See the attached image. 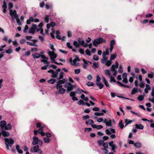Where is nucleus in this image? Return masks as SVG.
Instances as JSON below:
<instances>
[{"label":"nucleus","mask_w":154,"mask_h":154,"mask_svg":"<svg viewBox=\"0 0 154 154\" xmlns=\"http://www.w3.org/2000/svg\"><path fill=\"white\" fill-rule=\"evenodd\" d=\"M5 144L7 149L8 150H10L9 147H11L14 143V140L11 138H6L4 139Z\"/></svg>","instance_id":"obj_1"},{"label":"nucleus","mask_w":154,"mask_h":154,"mask_svg":"<svg viewBox=\"0 0 154 154\" xmlns=\"http://www.w3.org/2000/svg\"><path fill=\"white\" fill-rule=\"evenodd\" d=\"M59 78V80H58L56 84V88L58 90L59 89L62 88L63 85L62 84H63L64 83H66L68 80H66V79H63V80H60L61 78Z\"/></svg>","instance_id":"obj_2"},{"label":"nucleus","mask_w":154,"mask_h":154,"mask_svg":"<svg viewBox=\"0 0 154 154\" xmlns=\"http://www.w3.org/2000/svg\"><path fill=\"white\" fill-rule=\"evenodd\" d=\"M59 78V80H58L56 84V88L58 90L59 89L62 88L63 85L62 84H63L64 83H66L68 80H66V79H63V80H60L61 78Z\"/></svg>","instance_id":"obj_3"},{"label":"nucleus","mask_w":154,"mask_h":154,"mask_svg":"<svg viewBox=\"0 0 154 154\" xmlns=\"http://www.w3.org/2000/svg\"><path fill=\"white\" fill-rule=\"evenodd\" d=\"M103 42L106 43V40L102 38H99L94 40L93 42V44L94 46L97 47V45L100 44Z\"/></svg>","instance_id":"obj_4"},{"label":"nucleus","mask_w":154,"mask_h":154,"mask_svg":"<svg viewBox=\"0 0 154 154\" xmlns=\"http://www.w3.org/2000/svg\"><path fill=\"white\" fill-rule=\"evenodd\" d=\"M64 85V86L65 88H67V92H69L72 90L75 87V85H73L72 84L70 83H65Z\"/></svg>","instance_id":"obj_5"},{"label":"nucleus","mask_w":154,"mask_h":154,"mask_svg":"<svg viewBox=\"0 0 154 154\" xmlns=\"http://www.w3.org/2000/svg\"><path fill=\"white\" fill-rule=\"evenodd\" d=\"M33 148H31L30 149V151L31 152H38L39 153L42 154L43 151L41 149H39V147L38 145H35Z\"/></svg>","instance_id":"obj_6"},{"label":"nucleus","mask_w":154,"mask_h":154,"mask_svg":"<svg viewBox=\"0 0 154 154\" xmlns=\"http://www.w3.org/2000/svg\"><path fill=\"white\" fill-rule=\"evenodd\" d=\"M48 54L51 60V62L53 63L55 61V59L57 57V55L54 53V52H52L49 51H48Z\"/></svg>","instance_id":"obj_7"},{"label":"nucleus","mask_w":154,"mask_h":154,"mask_svg":"<svg viewBox=\"0 0 154 154\" xmlns=\"http://www.w3.org/2000/svg\"><path fill=\"white\" fill-rule=\"evenodd\" d=\"M9 14L13 20H14L15 18L18 17V15L17 14V11L15 10H14V11L10 10Z\"/></svg>","instance_id":"obj_8"},{"label":"nucleus","mask_w":154,"mask_h":154,"mask_svg":"<svg viewBox=\"0 0 154 154\" xmlns=\"http://www.w3.org/2000/svg\"><path fill=\"white\" fill-rule=\"evenodd\" d=\"M95 84L100 89L103 88L104 86L103 85L101 82L100 78H97Z\"/></svg>","instance_id":"obj_9"},{"label":"nucleus","mask_w":154,"mask_h":154,"mask_svg":"<svg viewBox=\"0 0 154 154\" xmlns=\"http://www.w3.org/2000/svg\"><path fill=\"white\" fill-rule=\"evenodd\" d=\"M78 41L79 45H81L85 47H88V44L85 43L84 40H82L81 38H79L78 39Z\"/></svg>","instance_id":"obj_10"},{"label":"nucleus","mask_w":154,"mask_h":154,"mask_svg":"<svg viewBox=\"0 0 154 154\" xmlns=\"http://www.w3.org/2000/svg\"><path fill=\"white\" fill-rule=\"evenodd\" d=\"M111 120L108 119H105L103 120V123L106 124V126L111 127L112 126Z\"/></svg>","instance_id":"obj_11"},{"label":"nucleus","mask_w":154,"mask_h":154,"mask_svg":"<svg viewBox=\"0 0 154 154\" xmlns=\"http://www.w3.org/2000/svg\"><path fill=\"white\" fill-rule=\"evenodd\" d=\"M42 58L43 59L41 60V61L44 63L45 64L49 65V62L48 61V58H47L45 55H43L42 56Z\"/></svg>","instance_id":"obj_12"},{"label":"nucleus","mask_w":154,"mask_h":154,"mask_svg":"<svg viewBox=\"0 0 154 154\" xmlns=\"http://www.w3.org/2000/svg\"><path fill=\"white\" fill-rule=\"evenodd\" d=\"M115 65L114 64L112 65L111 67V70L112 71L116 70L115 69H117L118 68L119 63L117 61L115 62Z\"/></svg>","instance_id":"obj_13"},{"label":"nucleus","mask_w":154,"mask_h":154,"mask_svg":"<svg viewBox=\"0 0 154 154\" xmlns=\"http://www.w3.org/2000/svg\"><path fill=\"white\" fill-rule=\"evenodd\" d=\"M38 138L34 136L33 137V141L32 142V144L33 145H36L38 143Z\"/></svg>","instance_id":"obj_14"},{"label":"nucleus","mask_w":154,"mask_h":154,"mask_svg":"<svg viewBox=\"0 0 154 154\" xmlns=\"http://www.w3.org/2000/svg\"><path fill=\"white\" fill-rule=\"evenodd\" d=\"M109 146L112 147V150L115 151V149L116 148L117 146L113 144V142L112 141H111L109 143Z\"/></svg>","instance_id":"obj_15"},{"label":"nucleus","mask_w":154,"mask_h":154,"mask_svg":"<svg viewBox=\"0 0 154 154\" xmlns=\"http://www.w3.org/2000/svg\"><path fill=\"white\" fill-rule=\"evenodd\" d=\"M6 125V122L5 121L2 120L0 122V126L2 129H4Z\"/></svg>","instance_id":"obj_16"},{"label":"nucleus","mask_w":154,"mask_h":154,"mask_svg":"<svg viewBox=\"0 0 154 154\" xmlns=\"http://www.w3.org/2000/svg\"><path fill=\"white\" fill-rule=\"evenodd\" d=\"M91 126L94 128H96L97 129H100L103 128V126L101 125H97L95 124L91 125Z\"/></svg>","instance_id":"obj_17"},{"label":"nucleus","mask_w":154,"mask_h":154,"mask_svg":"<svg viewBox=\"0 0 154 154\" xmlns=\"http://www.w3.org/2000/svg\"><path fill=\"white\" fill-rule=\"evenodd\" d=\"M2 134L4 137H8L10 135L9 132L4 130H2Z\"/></svg>","instance_id":"obj_18"},{"label":"nucleus","mask_w":154,"mask_h":154,"mask_svg":"<svg viewBox=\"0 0 154 154\" xmlns=\"http://www.w3.org/2000/svg\"><path fill=\"white\" fill-rule=\"evenodd\" d=\"M12 125L11 124H8L7 125H6L4 129L5 130H10L12 129Z\"/></svg>","instance_id":"obj_19"},{"label":"nucleus","mask_w":154,"mask_h":154,"mask_svg":"<svg viewBox=\"0 0 154 154\" xmlns=\"http://www.w3.org/2000/svg\"><path fill=\"white\" fill-rule=\"evenodd\" d=\"M43 55H41L40 54H38L37 53H35L32 55V56L33 58H39L40 57H42V56Z\"/></svg>","instance_id":"obj_20"},{"label":"nucleus","mask_w":154,"mask_h":154,"mask_svg":"<svg viewBox=\"0 0 154 154\" xmlns=\"http://www.w3.org/2000/svg\"><path fill=\"white\" fill-rule=\"evenodd\" d=\"M75 92L77 94H81L82 93H84L85 94L87 93L86 91H84L83 90L79 88H78L76 90Z\"/></svg>","instance_id":"obj_21"},{"label":"nucleus","mask_w":154,"mask_h":154,"mask_svg":"<svg viewBox=\"0 0 154 154\" xmlns=\"http://www.w3.org/2000/svg\"><path fill=\"white\" fill-rule=\"evenodd\" d=\"M135 128L137 129H143V128L144 126L141 124H136L135 125Z\"/></svg>","instance_id":"obj_22"},{"label":"nucleus","mask_w":154,"mask_h":154,"mask_svg":"<svg viewBox=\"0 0 154 154\" xmlns=\"http://www.w3.org/2000/svg\"><path fill=\"white\" fill-rule=\"evenodd\" d=\"M103 59L101 60V62L102 63H104L107 60L108 57H106V55H103Z\"/></svg>","instance_id":"obj_23"},{"label":"nucleus","mask_w":154,"mask_h":154,"mask_svg":"<svg viewBox=\"0 0 154 154\" xmlns=\"http://www.w3.org/2000/svg\"><path fill=\"white\" fill-rule=\"evenodd\" d=\"M34 20L32 17H30L29 19L26 21V23L28 24H29L31 22L34 21Z\"/></svg>","instance_id":"obj_24"},{"label":"nucleus","mask_w":154,"mask_h":154,"mask_svg":"<svg viewBox=\"0 0 154 154\" xmlns=\"http://www.w3.org/2000/svg\"><path fill=\"white\" fill-rule=\"evenodd\" d=\"M141 143L140 142H137L134 144V146L138 148L141 147Z\"/></svg>","instance_id":"obj_25"},{"label":"nucleus","mask_w":154,"mask_h":154,"mask_svg":"<svg viewBox=\"0 0 154 154\" xmlns=\"http://www.w3.org/2000/svg\"><path fill=\"white\" fill-rule=\"evenodd\" d=\"M85 123L87 125H91H91H93L94 122L93 120L91 119H89L88 121H87L85 122Z\"/></svg>","instance_id":"obj_26"},{"label":"nucleus","mask_w":154,"mask_h":154,"mask_svg":"<svg viewBox=\"0 0 154 154\" xmlns=\"http://www.w3.org/2000/svg\"><path fill=\"white\" fill-rule=\"evenodd\" d=\"M80 59L78 57H75V58L73 59V63H71V64L72 65H74L75 64L76 62L77 61H79Z\"/></svg>","instance_id":"obj_27"},{"label":"nucleus","mask_w":154,"mask_h":154,"mask_svg":"<svg viewBox=\"0 0 154 154\" xmlns=\"http://www.w3.org/2000/svg\"><path fill=\"white\" fill-rule=\"evenodd\" d=\"M73 45L75 46L76 48H79L80 47V45L78 42L76 41H74L73 42Z\"/></svg>","instance_id":"obj_28"},{"label":"nucleus","mask_w":154,"mask_h":154,"mask_svg":"<svg viewBox=\"0 0 154 154\" xmlns=\"http://www.w3.org/2000/svg\"><path fill=\"white\" fill-rule=\"evenodd\" d=\"M105 64L106 66H110L112 64L111 61L110 60H107L105 62Z\"/></svg>","instance_id":"obj_29"},{"label":"nucleus","mask_w":154,"mask_h":154,"mask_svg":"<svg viewBox=\"0 0 154 154\" xmlns=\"http://www.w3.org/2000/svg\"><path fill=\"white\" fill-rule=\"evenodd\" d=\"M15 19L16 20L17 23L19 26H21L22 24V23L21 22L19 18H18V17H17L16 18H15Z\"/></svg>","instance_id":"obj_30"},{"label":"nucleus","mask_w":154,"mask_h":154,"mask_svg":"<svg viewBox=\"0 0 154 154\" xmlns=\"http://www.w3.org/2000/svg\"><path fill=\"white\" fill-rule=\"evenodd\" d=\"M105 74L108 76H110V77H112L110 75V71L109 70H106L105 71Z\"/></svg>","instance_id":"obj_31"},{"label":"nucleus","mask_w":154,"mask_h":154,"mask_svg":"<svg viewBox=\"0 0 154 154\" xmlns=\"http://www.w3.org/2000/svg\"><path fill=\"white\" fill-rule=\"evenodd\" d=\"M58 92L60 94H63L65 92V89L63 88H60L59 89Z\"/></svg>","instance_id":"obj_32"},{"label":"nucleus","mask_w":154,"mask_h":154,"mask_svg":"<svg viewBox=\"0 0 154 154\" xmlns=\"http://www.w3.org/2000/svg\"><path fill=\"white\" fill-rule=\"evenodd\" d=\"M137 92V88L136 87L134 88L132 90L131 92V94L132 95H133L135 94Z\"/></svg>","instance_id":"obj_33"},{"label":"nucleus","mask_w":154,"mask_h":154,"mask_svg":"<svg viewBox=\"0 0 154 154\" xmlns=\"http://www.w3.org/2000/svg\"><path fill=\"white\" fill-rule=\"evenodd\" d=\"M58 72L57 71L53 70L52 74L51 77H57Z\"/></svg>","instance_id":"obj_34"},{"label":"nucleus","mask_w":154,"mask_h":154,"mask_svg":"<svg viewBox=\"0 0 154 154\" xmlns=\"http://www.w3.org/2000/svg\"><path fill=\"white\" fill-rule=\"evenodd\" d=\"M106 52H103V55H108L109 54V49L108 48H106Z\"/></svg>","instance_id":"obj_35"},{"label":"nucleus","mask_w":154,"mask_h":154,"mask_svg":"<svg viewBox=\"0 0 154 154\" xmlns=\"http://www.w3.org/2000/svg\"><path fill=\"white\" fill-rule=\"evenodd\" d=\"M55 80L53 79H51L48 81V82L51 84H53L55 83Z\"/></svg>","instance_id":"obj_36"},{"label":"nucleus","mask_w":154,"mask_h":154,"mask_svg":"<svg viewBox=\"0 0 154 154\" xmlns=\"http://www.w3.org/2000/svg\"><path fill=\"white\" fill-rule=\"evenodd\" d=\"M144 98V96L143 95H140L137 97V99L140 101H142Z\"/></svg>","instance_id":"obj_37"},{"label":"nucleus","mask_w":154,"mask_h":154,"mask_svg":"<svg viewBox=\"0 0 154 154\" xmlns=\"http://www.w3.org/2000/svg\"><path fill=\"white\" fill-rule=\"evenodd\" d=\"M132 121L130 120H128V119L125 120V122L126 123L125 126H126L128 124H129L132 123Z\"/></svg>","instance_id":"obj_38"},{"label":"nucleus","mask_w":154,"mask_h":154,"mask_svg":"<svg viewBox=\"0 0 154 154\" xmlns=\"http://www.w3.org/2000/svg\"><path fill=\"white\" fill-rule=\"evenodd\" d=\"M99 66L98 63H93V67L95 69L98 68Z\"/></svg>","instance_id":"obj_39"},{"label":"nucleus","mask_w":154,"mask_h":154,"mask_svg":"<svg viewBox=\"0 0 154 154\" xmlns=\"http://www.w3.org/2000/svg\"><path fill=\"white\" fill-rule=\"evenodd\" d=\"M116 82L121 86H122V87H127L128 88H129V87L127 85H124L123 84H122V83H121V82H120L119 81H117Z\"/></svg>","instance_id":"obj_40"},{"label":"nucleus","mask_w":154,"mask_h":154,"mask_svg":"<svg viewBox=\"0 0 154 154\" xmlns=\"http://www.w3.org/2000/svg\"><path fill=\"white\" fill-rule=\"evenodd\" d=\"M116 54H111L110 60L111 61H112V60H114L116 58Z\"/></svg>","instance_id":"obj_41"},{"label":"nucleus","mask_w":154,"mask_h":154,"mask_svg":"<svg viewBox=\"0 0 154 154\" xmlns=\"http://www.w3.org/2000/svg\"><path fill=\"white\" fill-rule=\"evenodd\" d=\"M119 126L120 127L121 129H122L124 128V125L123 124V121L121 120L119 124Z\"/></svg>","instance_id":"obj_42"},{"label":"nucleus","mask_w":154,"mask_h":154,"mask_svg":"<svg viewBox=\"0 0 154 154\" xmlns=\"http://www.w3.org/2000/svg\"><path fill=\"white\" fill-rule=\"evenodd\" d=\"M44 142L45 143H48L50 142V140L48 138L44 137L43 138Z\"/></svg>","instance_id":"obj_43"},{"label":"nucleus","mask_w":154,"mask_h":154,"mask_svg":"<svg viewBox=\"0 0 154 154\" xmlns=\"http://www.w3.org/2000/svg\"><path fill=\"white\" fill-rule=\"evenodd\" d=\"M76 92L74 91H71L69 94V96L72 97L76 95Z\"/></svg>","instance_id":"obj_44"},{"label":"nucleus","mask_w":154,"mask_h":154,"mask_svg":"<svg viewBox=\"0 0 154 154\" xmlns=\"http://www.w3.org/2000/svg\"><path fill=\"white\" fill-rule=\"evenodd\" d=\"M35 30L31 27L29 29V33L33 34L35 33Z\"/></svg>","instance_id":"obj_45"},{"label":"nucleus","mask_w":154,"mask_h":154,"mask_svg":"<svg viewBox=\"0 0 154 154\" xmlns=\"http://www.w3.org/2000/svg\"><path fill=\"white\" fill-rule=\"evenodd\" d=\"M103 81L105 85L107 87H109V86L108 82H107L105 78H103Z\"/></svg>","instance_id":"obj_46"},{"label":"nucleus","mask_w":154,"mask_h":154,"mask_svg":"<svg viewBox=\"0 0 154 154\" xmlns=\"http://www.w3.org/2000/svg\"><path fill=\"white\" fill-rule=\"evenodd\" d=\"M49 16L48 15H46L44 18V20L46 23H48L49 22Z\"/></svg>","instance_id":"obj_47"},{"label":"nucleus","mask_w":154,"mask_h":154,"mask_svg":"<svg viewBox=\"0 0 154 154\" xmlns=\"http://www.w3.org/2000/svg\"><path fill=\"white\" fill-rule=\"evenodd\" d=\"M2 8L3 9H6L7 8V6L6 5V2L5 1H3V4L2 6Z\"/></svg>","instance_id":"obj_48"},{"label":"nucleus","mask_w":154,"mask_h":154,"mask_svg":"<svg viewBox=\"0 0 154 154\" xmlns=\"http://www.w3.org/2000/svg\"><path fill=\"white\" fill-rule=\"evenodd\" d=\"M12 52V50L11 48L5 51L6 53L8 54H10Z\"/></svg>","instance_id":"obj_49"},{"label":"nucleus","mask_w":154,"mask_h":154,"mask_svg":"<svg viewBox=\"0 0 154 154\" xmlns=\"http://www.w3.org/2000/svg\"><path fill=\"white\" fill-rule=\"evenodd\" d=\"M97 143L99 146H101L103 145L104 143V141L101 140H98Z\"/></svg>","instance_id":"obj_50"},{"label":"nucleus","mask_w":154,"mask_h":154,"mask_svg":"<svg viewBox=\"0 0 154 154\" xmlns=\"http://www.w3.org/2000/svg\"><path fill=\"white\" fill-rule=\"evenodd\" d=\"M94 115L95 116H103V113L102 112H95L94 113Z\"/></svg>","instance_id":"obj_51"},{"label":"nucleus","mask_w":154,"mask_h":154,"mask_svg":"<svg viewBox=\"0 0 154 154\" xmlns=\"http://www.w3.org/2000/svg\"><path fill=\"white\" fill-rule=\"evenodd\" d=\"M50 48L52 50V52H54L56 51V50L54 48V45L52 44H50Z\"/></svg>","instance_id":"obj_52"},{"label":"nucleus","mask_w":154,"mask_h":154,"mask_svg":"<svg viewBox=\"0 0 154 154\" xmlns=\"http://www.w3.org/2000/svg\"><path fill=\"white\" fill-rule=\"evenodd\" d=\"M85 53H86V54L88 55L89 56H90L91 55V51L88 49H87L86 50Z\"/></svg>","instance_id":"obj_53"},{"label":"nucleus","mask_w":154,"mask_h":154,"mask_svg":"<svg viewBox=\"0 0 154 154\" xmlns=\"http://www.w3.org/2000/svg\"><path fill=\"white\" fill-rule=\"evenodd\" d=\"M30 54V52L29 51H27L26 53L24 54H23V56H28Z\"/></svg>","instance_id":"obj_54"},{"label":"nucleus","mask_w":154,"mask_h":154,"mask_svg":"<svg viewBox=\"0 0 154 154\" xmlns=\"http://www.w3.org/2000/svg\"><path fill=\"white\" fill-rule=\"evenodd\" d=\"M88 65V63L87 62H86L85 63H84L82 65L83 68L85 69H86L87 67V66Z\"/></svg>","instance_id":"obj_55"},{"label":"nucleus","mask_w":154,"mask_h":154,"mask_svg":"<svg viewBox=\"0 0 154 154\" xmlns=\"http://www.w3.org/2000/svg\"><path fill=\"white\" fill-rule=\"evenodd\" d=\"M87 85L88 86H92L94 85V84L92 82H87Z\"/></svg>","instance_id":"obj_56"},{"label":"nucleus","mask_w":154,"mask_h":154,"mask_svg":"<svg viewBox=\"0 0 154 154\" xmlns=\"http://www.w3.org/2000/svg\"><path fill=\"white\" fill-rule=\"evenodd\" d=\"M13 6V4L11 2H9L8 3V7L9 9H11Z\"/></svg>","instance_id":"obj_57"},{"label":"nucleus","mask_w":154,"mask_h":154,"mask_svg":"<svg viewBox=\"0 0 154 154\" xmlns=\"http://www.w3.org/2000/svg\"><path fill=\"white\" fill-rule=\"evenodd\" d=\"M66 46L69 49H72V46L70 45V44L69 42L66 43Z\"/></svg>","instance_id":"obj_58"},{"label":"nucleus","mask_w":154,"mask_h":154,"mask_svg":"<svg viewBox=\"0 0 154 154\" xmlns=\"http://www.w3.org/2000/svg\"><path fill=\"white\" fill-rule=\"evenodd\" d=\"M99 59V57L97 55H94L93 56V59L95 60H98Z\"/></svg>","instance_id":"obj_59"},{"label":"nucleus","mask_w":154,"mask_h":154,"mask_svg":"<svg viewBox=\"0 0 154 154\" xmlns=\"http://www.w3.org/2000/svg\"><path fill=\"white\" fill-rule=\"evenodd\" d=\"M25 42H26V40L24 38L22 39L20 41V43L21 44H23L25 43Z\"/></svg>","instance_id":"obj_60"},{"label":"nucleus","mask_w":154,"mask_h":154,"mask_svg":"<svg viewBox=\"0 0 154 154\" xmlns=\"http://www.w3.org/2000/svg\"><path fill=\"white\" fill-rule=\"evenodd\" d=\"M144 85H145V84L143 82H141L139 84V85L140 87L141 88H143L144 87Z\"/></svg>","instance_id":"obj_61"},{"label":"nucleus","mask_w":154,"mask_h":154,"mask_svg":"<svg viewBox=\"0 0 154 154\" xmlns=\"http://www.w3.org/2000/svg\"><path fill=\"white\" fill-rule=\"evenodd\" d=\"M91 128H86L85 129V132H89L91 131Z\"/></svg>","instance_id":"obj_62"},{"label":"nucleus","mask_w":154,"mask_h":154,"mask_svg":"<svg viewBox=\"0 0 154 154\" xmlns=\"http://www.w3.org/2000/svg\"><path fill=\"white\" fill-rule=\"evenodd\" d=\"M115 42L114 40H112L111 41L110 43V45L111 46H113L115 44Z\"/></svg>","instance_id":"obj_63"},{"label":"nucleus","mask_w":154,"mask_h":154,"mask_svg":"<svg viewBox=\"0 0 154 154\" xmlns=\"http://www.w3.org/2000/svg\"><path fill=\"white\" fill-rule=\"evenodd\" d=\"M37 26L36 24H33L32 25L31 28L33 29L34 30L37 29Z\"/></svg>","instance_id":"obj_64"}]
</instances>
